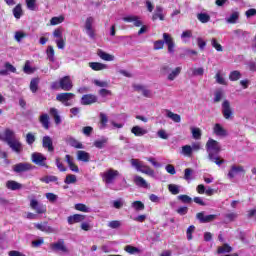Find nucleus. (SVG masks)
I'll use <instances>...</instances> for the list:
<instances>
[{
	"label": "nucleus",
	"mask_w": 256,
	"mask_h": 256,
	"mask_svg": "<svg viewBox=\"0 0 256 256\" xmlns=\"http://www.w3.org/2000/svg\"><path fill=\"white\" fill-rule=\"evenodd\" d=\"M233 251V248L229 246L228 244H224L220 247H218L217 253L218 254H223V253H231Z\"/></svg>",
	"instance_id": "nucleus-50"
},
{
	"label": "nucleus",
	"mask_w": 256,
	"mask_h": 256,
	"mask_svg": "<svg viewBox=\"0 0 256 256\" xmlns=\"http://www.w3.org/2000/svg\"><path fill=\"white\" fill-rule=\"evenodd\" d=\"M215 79L218 85H227V81H225V78L221 75V72L216 73Z\"/></svg>",
	"instance_id": "nucleus-58"
},
{
	"label": "nucleus",
	"mask_w": 256,
	"mask_h": 256,
	"mask_svg": "<svg viewBox=\"0 0 256 256\" xmlns=\"http://www.w3.org/2000/svg\"><path fill=\"white\" fill-rule=\"evenodd\" d=\"M89 67L93 71H103L108 68L107 64H103V63H99V62H90Z\"/></svg>",
	"instance_id": "nucleus-34"
},
{
	"label": "nucleus",
	"mask_w": 256,
	"mask_h": 256,
	"mask_svg": "<svg viewBox=\"0 0 256 256\" xmlns=\"http://www.w3.org/2000/svg\"><path fill=\"white\" fill-rule=\"evenodd\" d=\"M119 175L120 174L117 170L109 168L108 170L102 172L100 177L102 178L103 183L109 187V185H113L115 181H117V177H119Z\"/></svg>",
	"instance_id": "nucleus-3"
},
{
	"label": "nucleus",
	"mask_w": 256,
	"mask_h": 256,
	"mask_svg": "<svg viewBox=\"0 0 256 256\" xmlns=\"http://www.w3.org/2000/svg\"><path fill=\"white\" fill-rule=\"evenodd\" d=\"M191 133L193 139H195L196 141H199V139H201L202 133L200 128H191Z\"/></svg>",
	"instance_id": "nucleus-54"
},
{
	"label": "nucleus",
	"mask_w": 256,
	"mask_h": 256,
	"mask_svg": "<svg viewBox=\"0 0 256 256\" xmlns=\"http://www.w3.org/2000/svg\"><path fill=\"white\" fill-rule=\"evenodd\" d=\"M65 21V17L58 16V17H52L50 20V25H60V23H63Z\"/></svg>",
	"instance_id": "nucleus-56"
},
{
	"label": "nucleus",
	"mask_w": 256,
	"mask_h": 256,
	"mask_svg": "<svg viewBox=\"0 0 256 256\" xmlns=\"http://www.w3.org/2000/svg\"><path fill=\"white\" fill-rule=\"evenodd\" d=\"M131 208L134 209V211H144L145 210V204L141 201H134L131 203Z\"/></svg>",
	"instance_id": "nucleus-45"
},
{
	"label": "nucleus",
	"mask_w": 256,
	"mask_h": 256,
	"mask_svg": "<svg viewBox=\"0 0 256 256\" xmlns=\"http://www.w3.org/2000/svg\"><path fill=\"white\" fill-rule=\"evenodd\" d=\"M73 99H75V94L69 92L59 93L56 96V101H59L65 107H71L73 105Z\"/></svg>",
	"instance_id": "nucleus-6"
},
{
	"label": "nucleus",
	"mask_w": 256,
	"mask_h": 256,
	"mask_svg": "<svg viewBox=\"0 0 256 256\" xmlns=\"http://www.w3.org/2000/svg\"><path fill=\"white\" fill-rule=\"evenodd\" d=\"M206 151L208 153V159L212 163H216L218 167H221L225 160L219 158V153H221V144L217 140L209 139L206 143Z\"/></svg>",
	"instance_id": "nucleus-1"
},
{
	"label": "nucleus",
	"mask_w": 256,
	"mask_h": 256,
	"mask_svg": "<svg viewBox=\"0 0 256 256\" xmlns=\"http://www.w3.org/2000/svg\"><path fill=\"white\" fill-rule=\"evenodd\" d=\"M108 139L103 137L101 139H98L96 141H94V147H96L97 149H103V147H105V144L107 143Z\"/></svg>",
	"instance_id": "nucleus-51"
},
{
	"label": "nucleus",
	"mask_w": 256,
	"mask_h": 256,
	"mask_svg": "<svg viewBox=\"0 0 256 256\" xmlns=\"http://www.w3.org/2000/svg\"><path fill=\"white\" fill-rule=\"evenodd\" d=\"M94 25H95V18L93 16L87 17L84 22V29L86 31V35H88V37L93 40H95L97 37V34L95 33Z\"/></svg>",
	"instance_id": "nucleus-5"
},
{
	"label": "nucleus",
	"mask_w": 256,
	"mask_h": 256,
	"mask_svg": "<svg viewBox=\"0 0 256 256\" xmlns=\"http://www.w3.org/2000/svg\"><path fill=\"white\" fill-rule=\"evenodd\" d=\"M59 87L62 91H71V89H73V80H71V76H64L60 78Z\"/></svg>",
	"instance_id": "nucleus-10"
},
{
	"label": "nucleus",
	"mask_w": 256,
	"mask_h": 256,
	"mask_svg": "<svg viewBox=\"0 0 256 256\" xmlns=\"http://www.w3.org/2000/svg\"><path fill=\"white\" fill-rule=\"evenodd\" d=\"M12 13L15 19H21V17H23V6L21 4H17L12 10Z\"/></svg>",
	"instance_id": "nucleus-36"
},
{
	"label": "nucleus",
	"mask_w": 256,
	"mask_h": 256,
	"mask_svg": "<svg viewBox=\"0 0 256 256\" xmlns=\"http://www.w3.org/2000/svg\"><path fill=\"white\" fill-rule=\"evenodd\" d=\"M122 21H125V23H133L134 27H141V25H143L141 18L135 15L125 16L122 18Z\"/></svg>",
	"instance_id": "nucleus-16"
},
{
	"label": "nucleus",
	"mask_w": 256,
	"mask_h": 256,
	"mask_svg": "<svg viewBox=\"0 0 256 256\" xmlns=\"http://www.w3.org/2000/svg\"><path fill=\"white\" fill-rule=\"evenodd\" d=\"M64 183H66V185L77 183V176H75L74 174H68L64 180Z\"/></svg>",
	"instance_id": "nucleus-53"
},
{
	"label": "nucleus",
	"mask_w": 256,
	"mask_h": 256,
	"mask_svg": "<svg viewBox=\"0 0 256 256\" xmlns=\"http://www.w3.org/2000/svg\"><path fill=\"white\" fill-rule=\"evenodd\" d=\"M242 75L239 70H233L229 74L230 81H239L241 79Z\"/></svg>",
	"instance_id": "nucleus-49"
},
{
	"label": "nucleus",
	"mask_w": 256,
	"mask_h": 256,
	"mask_svg": "<svg viewBox=\"0 0 256 256\" xmlns=\"http://www.w3.org/2000/svg\"><path fill=\"white\" fill-rule=\"evenodd\" d=\"M191 175H193V169L191 168H186L184 170V179L185 181H191Z\"/></svg>",
	"instance_id": "nucleus-62"
},
{
	"label": "nucleus",
	"mask_w": 256,
	"mask_h": 256,
	"mask_svg": "<svg viewBox=\"0 0 256 256\" xmlns=\"http://www.w3.org/2000/svg\"><path fill=\"white\" fill-rule=\"evenodd\" d=\"M6 187L10 191H19V189H23V184L15 181V180H8L6 182Z\"/></svg>",
	"instance_id": "nucleus-24"
},
{
	"label": "nucleus",
	"mask_w": 256,
	"mask_h": 256,
	"mask_svg": "<svg viewBox=\"0 0 256 256\" xmlns=\"http://www.w3.org/2000/svg\"><path fill=\"white\" fill-rule=\"evenodd\" d=\"M40 181L42 183H46L47 185H49V183H57V181H59V178H57V176H53V175H46V176L40 178Z\"/></svg>",
	"instance_id": "nucleus-39"
},
{
	"label": "nucleus",
	"mask_w": 256,
	"mask_h": 256,
	"mask_svg": "<svg viewBox=\"0 0 256 256\" xmlns=\"http://www.w3.org/2000/svg\"><path fill=\"white\" fill-rule=\"evenodd\" d=\"M223 99V90L218 89L214 93V103H219Z\"/></svg>",
	"instance_id": "nucleus-60"
},
{
	"label": "nucleus",
	"mask_w": 256,
	"mask_h": 256,
	"mask_svg": "<svg viewBox=\"0 0 256 256\" xmlns=\"http://www.w3.org/2000/svg\"><path fill=\"white\" fill-rule=\"evenodd\" d=\"M213 133L216 134L217 137H227V130H225L219 123L214 125Z\"/></svg>",
	"instance_id": "nucleus-25"
},
{
	"label": "nucleus",
	"mask_w": 256,
	"mask_h": 256,
	"mask_svg": "<svg viewBox=\"0 0 256 256\" xmlns=\"http://www.w3.org/2000/svg\"><path fill=\"white\" fill-rule=\"evenodd\" d=\"M165 113L166 117H168V119H171L174 123H181V115L175 114L169 109H166Z\"/></svg>",
	"instance_id": "nucleus-33"
},
{
	"label": "nucleus",
	"mask_w": 256,
	"mask_h": 256,
	"mask_svg": "<svg viewBox=\"0 0 256 256\" xmlns=\"http://www.w3.org/2000/svg\"><path fill=\"white\" fill-rule=\"evenodd\" d=\"M77 159L83 163H89L91 161V155L83 150L77 151Z\"/></svg>",
	"instance_id": "nucleus-29"
},
{
	"label": "nucleus",
	"mask_w": 256,
	"mask_h": 256,
	"mask_svg": "<svg viewBox=\"0 0 256 256\" xmlns=\"http://www.w3.org/2000/svg\"><path fill=\"white\" fill-rule=\"evenodd\" d=\"M131 165L132 167L136 168V171H139L140 173H144V175H149V177H155V170L147 166L145 162L139 159H131Z\"/></svg>",
	"instance_id": "nucleus-2"
},
{
	"label": "nucleus",
	"mask_w": 256,
	"mask_h": 256,
	"mask_svg": "<svg viewBox=\"0 0 256 256\" xmlns=\"http://www.w3.org/2000/svg\"><path fill=\"white\" fill-rule=\"evenodd\" d=\"M168 190L172 195H179V193H181V186L176 184H169Z\"/></svg>",
	"instance_id": "nucleus-47"
},
{
	"label": "nucleus",
	"mask_w": 256,
	"mask_h": 256,
	"mask_svg": "<svg viewBox=\"0 0 256 256\" xmlns=\"http://www.w3.org/2000/svg\"><path fill=\"white\" fill-rule=\"evenodd\" d=\"M240 173H245V169L243 168V166L234 165L228 172V177L229 179H235V177H237V175H240Z\"/></svg>",
	"instance_id": "nucleus-19"
},
{
	"label": "nucleus",
	"mask_w": 256,
	"mask_h": 256,
	"mask_svg": "<svg viewBox=\"0 0 256 256\" xmlns=\"http://www.w3.org/2000/svg\"><path fill=\"white\" fill-rule=\"evenodd\" d=\"M75 209L76 211H81L82 213H91V209L83 203L75 204Z\"/></svg>",
	"instance_id": "nucleus-48"
},
{
	"label": "nucleus",
	"mask_w": 256,
	"mask_h": 256,
	"mask_svg": "<svg viewBox=\"0 0 256 256\" xmlns=\"http://www.w3.org/2000/svg\"><path fill=\"white\" fill-rule=\"evenodd\" d=\"M193 37V30H185L181 34V39L183 43H189V39Z\"/></svg>",
	"instance_id": "nucleus-46"
},
{
	"label": "nucleus",
	"mask_w": 256,
	"mask_h": 256,
	"mask_svg": "<svg viewBox=\"0 0 256 256\" xmlns=\"http://www.w3.org/2000/svg\"><path fill=\"white\" fill-rule=\"evenodd\" d=\"M134 183L137 187H142L143 189H147L149 187L147 180L139 175L134 176Z\"/></svg>",
	"instance_id": "nucleus-31"
},
{
	"label": "nucleus",
	"mask_w": 256,
	"mask_h": 256,
	"mask_svg": "<svg viewBox=\"0 0 256 256\" xmlns=\"http://www.w3.org/2000/svg\"><path fill=\"white\" fill-rule=\"evenodd\" d=\"M45 197L46 199L50 202V203H55L57 202V199H59V196L54 194V193H51V192H48L45 194Z\"/></svg>",
	"instance_id": "nucleus-57"
},
{
	"label": "nucleus",
	"mask_w": 256,
	"mask_h": 256,
	"mask_svg": "<svg viewBox=\"0 0 256 256\" xmlns=\"http://www.w3.org/2000/svg\"><path fill=\"white\" fill-rule=\"evenodd\" d=\"M65 159L69 169L72 170L73 173H79V166L75 164V160L71 157V155L67 154Z\"/></svg>",
	"instance_id": "nucleus-21"
},
{
	"label": "nucleus",
	"mask_w": 256,
	"mask_h": 256,
	"mask_svg": "<svg viewBox=\"0 0 256 256\" xmlns=\"http://www.w3.org/2000/svg\"><path fill=\"white\" fill-rule=\"evenodd\" d=\"M98 56L100 57V59H103V61H115V56L106 53L102 50L98 51Z\"/></svg>",
	"instance_id": "nucleus-40"
},
{
	"label": "nucleus",
	"mask_w": 256,
	"mask_h": 256,
	"mask_svg": "<svg viewBox=\"0 0 256 256\" xmlns=\"http://www.w3.org/2000/svg\"><path fill=\"white\" fill-rule=\"evenodd\" d=\"M178 199L179 201H182V203H191V201H193V199L187 195H179Z\"/></svg>",
	"instance_id": "nucleus-64"
},
{
	"label": "nucleus",
	"mask_w": 256,
	"mask_h": 256,
	"mask_svg": "<svg viewBox=\"0 0 256 256\" xmlns=\"http://www.w3.org/2000/svg\"><path fill=\"white\" fill-rule=\"evenodd\" d=\"M39 78H33L30 81V91L31 93H37L39 91Z\"/></svg>",
	"instance_id": "nucleus-43"
},
{
	"label": "nucleus",
	"mask_w": 256,
	"mask_h": 256,
	"mask_svg": "<svg viewBox=\"0 0 256 256\" xmlns=\"http://www.w3.org/2000/svg\"><path fill=\"white\" fill-rule=\"evenodd\" d=\"M239 17H241V13L237 10H232L231 14L225 18V21L230 25H235L239 21Z\"/></svg>",
	"instance_id": "nucleus-18"
},
{
	"label": "nucleus",
	"mask_w": 256,
	"mask_h": 256,
	"mask_svg": "<svg viewBox=\"0 0 256 256\" xmlns=\"http://www.w3.org/2000/svg\"><path fill=\"white\" fill-rule=\"evenodd\" d=\"M211 45L214 49H216V51H218V52L223 51V46H221V44H219V42L217 41V38L211 39Z\"/></svg>",
	"instance_id": "nucleus-59"
},
{
	"label": "nucleus",
	"mask_w": 256,
	"mask_h": 256,
	"mask_svg": "<svg viewBox=\"0 0 256 256\" xmlns=\"http://www.w3.org/2000/svg\"><path fill=\"white\" fill-rule=\"evenodd\" d=\"M157 19H160V21H165V15L163 14V7L156 6V10L152 16L153 21H157Z\"/></svg>",
	"instance_id": "nucleus-30"
},
{
	"label": "nucleus",
	"mask_w": 256,
	"mask_h": 256,
	"mask_svg": "<svg viewBox=\"0 0 256 256\" xmlns=\"http://www.w3.org/2000/svg\"><path fill=\"white\" fill-rule=\"evenodd\" d=\"M42 145L44 149H47L49 152H53L55 150V148L53 147V140L49 136L43 137Z\"/></svg>",
	"instance_id": "nucleus-26"
},
{
	"label": "nucleus",
	"mask_w": 256,
	"mask_h": 256,
	"mask_svg": "<svg viewBox=\"0 0 256 256\" xmlns=\"http://www.w3.org/2000/svg\"><path fill=\"white\" fill-rule=\"evenodd\" d=\"M80 103L81 105H93V103H97V96L93 94H85L82 96Z\"/></svg>",
	"instance_id": "nucleus-17"
},
{
	"label": "nucleus",
	"mask_w": 256,
	"mask_h": 256,
	"mask_svg": "<svg viewBox=\"0 0 256 256\" xmlns=\"http://www.w3.org/2000/svg\"><path fill=\"white\" fill-rule=\"evenodd\" d=\"M65 141L68 145H70V147H74L75 149H83V144L72 136H67Z\"/></svg>",
	"instance_id": "nucleus-23"
},
{
	"label": "nucleus",
	"mask_w": 256,
	"mask_h": 256,
	"mask_svg": "<svg viewBox=\"0 0 256 256\" xmlns=\"http://www.w3.org/2000/svg\"><path fill=\"white\" fill-rule=\"evenodd\" d=\"M34 226L43 233H53V228L47 225V222L35 223Z\"/></svg>",
	"instance_id": "nucleus-27"
},
{
	"label": "nucleus",
	"mask_w": 256,
	"mask_h": 256,
	"mask_svg": "<svg viewBox=\"0 0 256 256\" xmlns=\"http://www.w3.org/2000/svg\"><path fill=\"white\" fill-rule=\"evenodd\" d=\"M124 251L129 253V255H139V253H141V249L131 245L125 246Z\"/></svg>",
	"instance_id": "nucleus-42"
},
{
	"label": "nucleus",
	"mask_w": 256,
	"mask_h": 256,
	"mask_svg": "<svg viewBox=\"0 0 256 256\" xmlns=\"http://www.w3.org/2000/svg\"><path fill=\"white\" fill-rule=\"evenodd\" d=\"M17 137L15 136V132L11 129H6L4 132V138L3 141H5L7 144L11 143L12 141H15Z\"/></svg>",
	"instance_id": "nucleus-28"
},
{
	"label": "nucleus",
	"mask_w": 256,
	"mask_h": 256,
	"mask_svg": "<svg viewBox=\"0 0 256 256\" xmlns=\"http://www.w3.org/2000/svg\"><path fill=\"white\" fill-rule=\"evenodd\" d=\"M49 119H50L49 114L47 113L40 115L39 122L41 123L43 128L49 129V125H50Z\"/></svg>",
	"instance_id": "nucleus-35"
},
{
	"label": "nucleus",
	"mask_w": 256,
	"mask_h": 256,
	"mask_svg": "<svg viewBox=\"0 0 256 256\" xmlns=\"http://www.w3.org/2000/svg\"><path fill=\"white\" fill-rule=\"evenodd\" d=\"M53 37L58 49H65V38L63 37V29L57 28L53 31Z\"/></svg>",
	"instance_id": "nucleus-7"
},
{
	"label": "nucleus",
	"mask_w": 256,
	"mask_h": 256,
	"mask_svg": "<svg viewBox=\"0 0 256 256\" xmlns=\"http://www.w3.org/2000/svg\"><path fill=\"white\" fill-rule=\"evenodd\" d=\"M108 227H110V229H119V227H121V221L119 220L110 221L108 223Z\"/></svg>",
	"instance_id": "nucleus-63"
},
{
	"label": "nucleus",
	"mask_w": 256,
	"mask_h": 256,
	"mask_svg": "<svg viewBox=\"0 0 256 256\" xmlns=\"http://www.w3.org/2000/svg\"><path fill=\"white\" fill-rule=\"evenodd\" d=\"M197 19L200 23H209L211 21V16L208 13L201 12L197 14Z\"/></svg>",
	"instance_id": "nucleus-41"
},
{
	"label": "nucleus",
	"mask_w": 256,
	"mask_h": 256,
	"mask_svg": "<svg viewBox=\"0 0 256 256\" xmlns=\"http://www.w3.org/2000/svg\"><path fill=\"white\" fill-rule=\"evenodd\" d=\"M26 6L29 11H35L37 9V0H26Z\"/></svg>",
	"instance_id": "nucleus-55"
},
{
	"label": "nucleus",
	"mask_w": 256,
	"mask_h": 256,
	"mask_svg": "<svg viewBox=\"0 0 256 256\" xmlns=\"http://www.w3.org/2000/svg\"><path fill=\"white\" fill-rule=\"evenodd\" d=\"M23 71L27 75H31V73H34L35 70L33 69V67H31V63L29 61H26Z\"/></svg>",
	"instance_id": "nucleus-61"
},
{
	"label": "nucleus",
	"mask_w": 256,
	"mask_h": 256,
	"mask_svg": "<svg viewBox=\"0 0 256 256\" xmlns=\"http://www.w3.org/2000/svg\"><path fill=\"white\" fill-rule=\"evenodd\" d=\"M182 67H176L175 69L171 70V67L169 65H163L161 67V72L164 73V75L168 74L167 79L168 81H175L179 75H181Z\"/></svg>",
	"instance_id": "nucleus-4"
},
{
	"label": "nucleus",
	"mask_w": 256,
	"mask_h": 256,
	"mask_svg": "<svg viewBox=\"0 0 256 256\" xmlns=\"http://www.w3.org/2000/svg\"><path fill=\"white\" fill-rule=\"evenodd\" d=\"M50 115L53 117L56 125H61V116H59V111L56 108H50Z\"/></svg>",
	"instance_id": "nucleus-37"
},
{
	"label": "nucleus",
	"mask_w": 256,
	"mask_h": 256,
	"mask_svg": "<svg viewBox=\"0 0 256 256\" xmlns=\"http://www.w3.org/2000/svg\"><path fill=\"white\" fill-rule=\"evenodd\" d=\"M222 115L224 119H233V110L231 109L229 100H224L222 103Z\"/></svg>",
	"instance_id": "nucleus-11"
},
{
	"label": "nucleus",
	"mask_w": 256,
	"mask_h": 256,
	"mask_svg": "<svg viewBox=\"0 0 256 256\" xmlns=\"http://www.w3.org/2000/svg\"><path fill=\"white\" fill-rule=\"evenodd\" d=\"M30 207L33 209V211H36L38 215H43V213H47V207L43 205L42 203H39V201L35 198L30 199Z\"/></svg>",
	"instance_id": "nucleus-9"
},
{
	"label": "nucleus",
	"mask_w": 256,
	"mask_h": 256,
	"mask_svg": "<svg viewBox=\"0 0 256 256\" xmlns=\"http://www.w3.org/2000/svg\"><path fill=\"white\" fill-rule=\"evenodd\" d=\"M181 155L184 157H193V150H191V145L182 146Z\"/></svg>",
	"instance_id": "nucleus-44"
},
{
	"label": "nucleus",
	"mask_w": 256,
	"mask_h": 256,
	"mask_svg": "<svg viewBox=\"0 0 256 256\" xmlns=\"http://www.w3.org/2000/svg\"><path fill=\"white\" fill-rule=\"evenodd\" d=\"M45 161H47V157H45L43 154L39 152H34L32 154V162H34L35 165H39L40 167H47Z\"/></svg>",
	"instance_id": "nucleus-12"
},
{
	"label": "nucleus",
	"mask_w": 256,
	"mask_h": 256,
	"mask_svg": "<svg viewBox=\"0 0 256 256\" xmlns=\"http://www.w3.org/2000/svg\"><path fill=\"white\" fill-rule=\"evenodd\" d=\"M33 169V165L25 162V163H18L13 166V171L15 173H25V171H31Z\"/></svg>",
	"instance_id": "nucleus-15"
},
{
	"label": "nucleus",
	"mask_w": 256,
	"mask_h": 256,
	"mask_svg": "<svg viewBox=\"0 0 256 256\" xmlns=\"http://www.w3.org/2000/svg\"><path fill=\"white\" fill-rule=\"evenodd\" d=\"M196 219H198L200 223H211V221H215V219H217V215H205V212H199L196 214Z\"/></svg>",
	"instance_id": "nucleus-13"
},
{
	"label": "nucleus",
	"mask_w": 256,
	"mask_h": 256,
	"mask_svg": "<svg viewBox=\"0 0 256 256\" xmlns=\"http://www.w3.org/2000/svg\"><path fill=\"white\" fill-rule=\"evenodd\" d=\"M131 133H133L135 137H143V135H147L148 131L145 128H141V126H134L131 129Z\"/></svg>",
	"instance_id": "nucleus-32"
},
{
	"label": "nucleus",
	"mask_w": 256,
	"mask_h": 256,
	"mask_svg": "<svg viewBox=\"0 0 256 256\" xmlns=\"http://www.w3.org/2000/svg\"><path fill=\"white\" fill-rule=\"evenodd\" d=\"M10 149L14 151V153H21L23 151V145L19 142V139L12 140V142H8Z\"/></svg>",
	"instance_id": "nucleus-22"
},
{
	"label": "nucleus",
	"mask_w": 256,
	"mask_h": 256,
	"mask_svg": "<svg viewBox=\"0 0 256 256\" xmlns=\"http://www.w3.org/2000/svg\"><path fill=\"white\" fill-rule=\"evenodd\" d=\"M46 55H47V59H48V61H50V63H55V49L53 48V46L47 47Z\"/></svg>",
	"instance_id": "nucleus-38"
},
{
	"label": "nucleus",
	"mask_w": 256,
	"mask_h": 256,
	"mask_svg": "<svg viewBox=\"0 0 256 256\" xmlns=\"http://www.w3.org/2000/svg\"><path fill=\"white\" fill-rule=\"evenodd\" d=\"M69 225H75V223H81L85 221V215L83 214H74L67 218Z\"/></svg>",
	"instance_id": "nucleus-20"
},
{
	"label": "nucleus",
	"mask_w": 256,
	"mask_h": 256,
	"mask_svg": "<svg viewBox=\"0 0 256 256\" xmlns=\"http://www.w3.org/2000/svg\"><path fill=\"white\" fill-rule=\"evenodd\" d=\"M164 43L168 47V53H175V42L169 33H163Z\"/></svg>",
	"instance_id": "nucleus-14"
},
{
	"label": "nucleus",
	"mask_w": 256,
	"mask_h": 256,
	"mask_svg": "<svg viewBox=\"0 0 256 256\" xmlns=\"http://www.w3.org/2000/svg\"><path fill=\"white\" fill-rule=\"evenodd\" d=\"M50 249L55 253H69V248H67L63 239L50 244Z\"/></svg>",
	"instance_id": "nucleus-8"
},
{
	"label": "nucleus",
	"mask_w": 256,
	"mask_h": 256,
	"mask_svg": "<svg viewBox=\"0 0 256 256\" xmlns=\"http://www.w3.org/2000/svg\"><path fill=\"white\" fill-rule=\"evenodd\" d=\"M123 205H125V200H123V198H118L117 200L112 201V207H114V209H122Z\"/></svg>",
	"instance_id": "nucleus-52"
}]
</instances>
